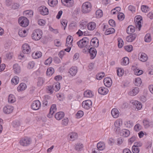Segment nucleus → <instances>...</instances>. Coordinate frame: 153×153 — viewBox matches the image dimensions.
Segmentation results:
<instances>
[{
    "mask_svg": "<svg viewBox=\"0 0 153 153\" xmlns=\"http://www.w3.org/2000/svg\"><path fill=\"white\" fill-rule=\"evenodd\" d=\"M42 56V53L40 51H37L36 53H33L32 54L33 58L37 59L40 57Z\"/></svg>",
    "mask_w": 153,
    "mask_h": 153,
    "instance_id": "nucleus-30",
    "label": "nucleus"
},
{
    "mask_svg": "<svg viewBox=\"0 0 153 153\" xmlns=\"http://www.w3.org/2000/svg\"><path fill=\"white\" fill-rule=\"evenodd\" d=\"M129 58L127 57H125L123 59V62L122 64L123 65H126L129 64Z\"/></svg>",
    "mask_w": 153,
    "mask_h": 153,
    "instance_id": "nucleus-50",
    "label": "nucleus"
},
{
    "mask_svg": "<svg viewBox=\"0 0 153 153\" xmlns=\"http://www.w3.org/2000/svg\"><path fill=\"white\" fill-rule=\"evenodd\" d=\"M136 37L137 35L136 34H133L127 36L126 40L128 42H132L135 40Z\"/></svg>",
    "mask_w": 153,
    "mask_h": 153,
    "instance_id": "nucleus-22",
    "label": "nucleus"
},
{
    "mask_svg": "<svg viewBox=\"0 0 153 153\" xmlns=\"http://www.w3.org/2000/svg\"><path fill=\"white\" fill-rule=\"evenodd\" d=\"M108 88L104 87H101L99 88L98 90V93L102 95H105L108 92Z\"/></svg>",
    "mask_w": 153,
    "mask_h": 153,
    "instance_id": "nucleus-20",
    "label": "nucleus"
},
{
    "mask_svg": "<svg viewBox=\"0 0 153 153\" xmlns=\"http://www.w3.org/2000/svg\"><path fill=\"white\" fill-rule=\"evenodd\" d=\"M84 114V113L82 111H78L76 114V118H80Z\"/></svg>",
    "mask_w": 153,
    "mask_h": 153,
    "instance_id": "nucleus-56",
    "label": "nucleus"
},
{
    "mask_svg": "<svg viewBox=\"0 0 153 153\" xmlns=\"http://www.w3.org/2000/svg\"><path fill=\"white\" fill-rule=\"evenodd\" d=\"M47 98L44 100L43 102V105L44 106H49L51 104L50 97L48 96H47Z\"/></svg>",
    "mask_w": 153,
    "mask_h": 153,
    "instance_id": "nucleus-24",
    "label": "nucleus"
},
{
    "mask_svg": "<svg viewBox=\"0 0 153 153\" xmlns=\"http://www.w3.org/2000/svg\"><path fill=\"white\" fill-rule=\"evenodd\" d=\"M135 23L136 27L138 28L139 30H140L142 26L140 20H136Z\"/></svg>",
    "mask_w": 153,
    "mask_h": 153,
    "instance_id": "nucleus-51",
    "label": "nucleus"
},
{
    "mask_svg": "<svg viewBox=\"0 0 153 153\" xmlns=\"http://www.w3.org/2000/svg\"><path fill=\"white\" fill-rule=\"evenodd\" d=\"M105 76L104 72L100 73L96 75V78L97 79L101 80Z\"/></svg>",
    "mask_w": 153,
    "mask_h": 153,
    "instance_id": "nucleus-54",
    "label": "nucleus"
},
{
    "mask_svg": "<svg viewBox=\"0 0 153 153\" xmlns=\"http://www.w3.org/2000/svg\"><path fill=\"white\" fill-rule=\"evenodd\" d=\"M77 68L76 66H73L71 68L69 73L72 76H75L77 72Z\"/></svg>",
    "mask_w": 153,
    "mask_h": 153,
    "instance_id": "nucleus-25",
    "label": "nucleus"
},
{
    "mask_svg": "<svg viewBox=\"0 0 153 153\" xmlns=\"http://www.w3.org/2000/svg\"><path fill=\"white\" fill-rule=\"evenodd\" d=\"M35 63L33 61H31L28 63V68L29 69L33 68L34 66Z\"/></svg>",
    "mask_w": 153,
    "mask_h": 153,
    "instance_id": "nucleus-62",
    "label": "nucleus"
},
{
    "mask_svg": "<svg viewBox=\"0 0 153 153\" xmlns=\"http://www.w3.org/2000/svg\"><path fill=\"white\" fill-rule=\"evenodd\" d=\"M123 124V121L122 119H118L114 123L115 128L114 131L117 134H119L120 130V126Z\"/></svg>",
    "mask_w": 153,
    "mask_h": 153,
    "instance_id": "nucleus-4",
    "label": "nucleus"
},
{
    "mask_svg": "<svg viewBox=\"0 0 153 153\" xmlns=\"http://www.w3.org/2000/svg\"><path fill=\"white\" fill-rule=\"evenodd\" d=\"M117 17L119 20H122L124 18V15L123 13H120L118 15Z\"/></svg>",
    "mask_w": 153,
    "mask_h": 153,
    "instance_id": "nucleus-59",
    "label": "nucleus"
},
{
    "mask_svg": "<svg viewBox=\"0 0 153 153\" xmlns=\"http://www.w3.org/2000/svg\"><path fill=\"white\" fill-rule=\"evenodd\" d=\"M39 11L40 13L43 15H47L49 13L48 9L44 6L39 7Z\"/></svg>",
    "mask_w": 153,
    "mask_h": 153,
    "instance_id": "nucleus-12",
    "label": "nucleus"
},
{
    "mask_svg": "<svg viewBox=\"0 0 153 153\" xmlns=\"http://www.w3.org/2000/svg\"><path fill=\"white\" fill-rule=\"evenodd\" d=\"M142 82V80L140 78H137L135 79L134 83L136 86H140L141 85Z\"/></svg>",
    "mask_w": 153,
    "mask_h": 153,
    "instance_id": "nucleus-40",
    "label": "nucleus"
},
{
    "mask_svg": "<svg viewBox=\"0 0 153 153\" xmlns=\"http://www.w3.org/2000/svg\"><path fill=\"white\" fill-rule=\"evenodd\" d=\"M56 105H52L50 108L49 113L48 115V117L50 118H51L53 114L56 111Z\"/></svg>",
    "mask_w": 153,
    "mask_h": 153,
    "instance_id": "nucleus-11",
    "label": "nucleus"
},
{
    "mask_svg": "<svg viewBox=\"0 0 153 153\" xmlns=\"http://www.w3.org/2000/svg\"><path fill=\"white\" fill-rule=\"evenodd\" d=\"M111 114L114 118H117L119 116V112L117 109L113 108L111 110Z\"/></svg>",
    "mask_w": 153,
    "mask_h": 153,
    "instance_id": "nucleus-27",
    "label": "nucleus"
},
{
    "mask_svg": "<svg viewBox=\"0 0 153 153\" xmlns=\"http://www.w3.org/2000/svg\"><path fill=\"white\" fill-rule=\"evenodd\" d=\"M143 125L145 128H148L150 125V123L146 119H144L143 121Z\"/></svg>",
    "mask_w": 153,
    "mask_h": 153,
    "instance_id": "nucleus-42",
    "label": "nucleus"
},
{
    "mask_svg": "<svg viewBox=\"0 0 153 153\" xmlns=\"http://www.w3.org/2000/svg\"><path fill=\"white\" fill-rule=\"evenodd\" d=\"M139 91V89L138 87H134L128 92V94L130 96H135L137 94Z\"/></svg>",
    "mask_w": 153,
    "mask_h": 153,
    "instance_id": "nucleus-15",
    "label": "nucleus"
},
{
    "mask_svg": "<svg viewBox=\"0 0 153 153\" xmlns=\"http://www.w3.org/2000/svg\"><path fill=\"white\" fill-rule=\"evenodd\" d=\"M53 86L54 89L56 91H58L60 89V83L58 82H57L55 85H54Z\"/></svg>",
    "mask_w": 153,
    "mask_h": 153,
    "instance_id": "nucleus-52",
    "label": "nucleus"
},
{
    "mask_svg": "<svg viewBox=\"0 0 153 153\" xmlns=\"http://www.w3.org/2000/svg\"><path fill=\"white\" fill-rule=\"evenodd\" d=\"M18 22L19 25L22 27H26L29 25V21L25 17H19L18 19Z\"/></svg>",
    "mask_w": 153,
    "mask_h": 153,
    "instance_id": "nucleus-5",
    "label": "nucleus"
},
{
    "mask_svg": "<svg viewBox=\"0 0 153 153\" xmlns=\"http://www.w3.org/2000/svg\"><path fill=\"white\" fill-rule=\"evenodd\" d=\"M22 52L23 53L27 54L30 51V46L27 44H25L22 46Z\"/></svg>",
    "mask_w": 153,
    "mask_h": 153,
    "instance_id": "nucleus-13",
    "label": "nucleus"
},
{
    "mask_svg": "<svg viewBox=\"0 0 153 153\" xmlns=\"http://www.w3.org/2000/svg\"><path fill=\"white\" fill-rule=\"evenodd\" d=\"M92 105L91 101L90 100H87L83 101L82 103V106L86 109H88L91 108Z\"/></svg>",
    "mask_w": 153,
    "mask_h": 153,
    "instance_id": "nucleus-9",
    "label": "nucleus"
},
{
    "mask_svg": "<svg viewBox=\"0 0 153 153\" xmlns=\"http://www.w3.org/2000/svg\"><path fill=\"white\" fill-rule=\"evenodd\" d=\"M26 32L25 30L20 29L18 32V34L19 36L22 37H25L26 35Z\"/></svg>",
    "mask_w": 153,
    "mask_h": 153,
    "instance_id": "nucleus-44",
    "label": "nucleus"
},
{
    "mask_svg": "<svg viewBox=\"0 0 153 153\" xmlns=\"http://www.w3.org/2000/svg\"><path fill=\"white\" fill-rule=\"evenodd\" d=\"M103 82L105 85L108 87H110L112 84V80L109 77L105 78L103 80Z\"/></svg>",
    "mask_w": 153,
    "mask_h": 153,
    "instance_id": "nucleus-17",
    "label": "nucleus"
},
{
    "mask_svg": "<svg viewBox=\"0 0 153 153\" xmlns=\"http://www.w3.org/2000/svg\"><path fill=\"white\" fill-rule=\"evenodd\" d=\"M13 68L15 73L16 74L19 73L20 71V66L18 64H16L13 65Z\"/></svg>",
    "mask_w": 153,
    "mask_h": 153,
    "instance_id": "nucleus-34",
    "label": "nucleus"
},
{
    "mask_svg": "<svg viewBox=\"0 0 153 153\" xmlns=\"http://www.w3.org/2000/svg\"><path fill=\"white\" fill-rule=\"evenodd\" d=\"M73 39L71 36H68L66 40V46L67 47H71L72 46V43Z\"/></svg>",
    "mask_w": 153,
    "mask_h": 153,
    "instance_id": "nucleus-21",
    "label": "nucleus"
},
{
    "mask_svg": "<svg viewBox=\"0 0 153 153\" xmlns=\"http://www.w3.org/2000/svg\"><path fill=\"white\" fill-rule=\"evenodd\" d=\"M124 42L123 40L120 38L118 39V46L119 48H121L123 46Z\"/></svg>",
    "mask_w": 153,
    "mask_h": 153,
    "instance_id": "nucleus-49",
    "label": "nucleus"
},
{
    "mask_svg": "<svg viewBox=\"0 0 153 153\" xmlns=\"http://www.w3.org/2000/svg\"><path fill=\"white\" fill-rule=\"evenodd\" d=\"M12 124L14 127L17 128L20 126V123L18 120H15L13 122Z\"/></svg>",
    "mask_w": 153,
    "mask_h": 153,
    "instance_id": "nucleus-46",
    "label": "nucleus"
},
{
    "mask_svg": "<svg viewBox=\"0 0 153 153\" xmlns=\"http://www.w3.org/2000/svg\"><path fill=\"white\" fill-rule=\"evenodd\" d=\"M142 11L145 13L147 12L149 10V8L147 6L143 5L141 7Z\"/></svg>",
    "mask_w": 153,
    "mask_h": 153,
    "instance_id": "nucleus-53",
    "label": "nucleus"
},
{
    "mask_svg": "<svg viewBox=\"0 0 153 153\" xmlns=\"http://www.w3.org/2000/svg\"><path fill=\"white\" fill-rule=\"evenodd\" d=\"M138 59L142 62H145L147 60L148 57L147 55L144 53L140 52L138 54Z\"/></svg>",
    "mask_w": 153,
    "mask_h": 153,
    "instance_id": "nucleus-10",
    "label": "nucleus"
},
{
    "mask_svg": "<svg viewBox=\"0 0 153 153\" xmlns=\"http://www.w3.org/2000/svg\"><path fill=\"white\" fill-rule=\"evenodd\" d=\"M91 5L88 1H86L83 4L82 6V11L84 13L89 12L91 10Z\"/></svg>",
    "mask_w": 153,
    "mask_h": 153,
    "instance_id": "nucleus-3",
    "label": "nucleus"
},
{
    "mask_svg": "<svg viewBox=\"0 0 153 153\" xmlns=\"http://www.w3.org/2000/svg\"><path fill=\"white\" fill-rule=\"evenodd\" d=\"M124 73V70L123 69L121 68L118 69L117 70V74L118 76H122Z\"/></svg>",
    "mask_w": 153,
    "mask_h": 153,
    "instance_id": "nucleus-55",
    "label": "nucleus"
},
{
    "mask_svg": "<svg viewBox=\"0 0 153 153\" xmlns=\"http://www.w3.org/2000/svg\"><path fill=\"white\" fill-rule=\"evenodd\" d=\"M41 104L39 101L38 100L34 101L31 105V108L33 110H38L41 107Z\"/></svg>",
    "mask_w": 153,
    "mask_h": 153,
    "instance_id": "nucleus-8",
    "label": "nucleus"
},
{
    "mask_svg": "<svg viewBox=\"0 0 153 153\" xmlns=\"http://www.w3.org/2000/svg\"><path fill=\"white\" fill-rule=\"evenodd\" d=\"M52 61V58L51 57H49L45 61V65H48L51 63Z\"/></svg>",
    "mask_w": 153,
    "mask_h": 153,
    "instance_id": "nucleus-63",
    "label": "nucleus"
},
{
    "mask_svg": "<svg viewBox=\"0 0 153 153\" xmlns=\"http://www.w3.org/2000/svg\"><path fill=\"white\" fill-rule=\"evenodd\" d=\"M89 52L90 54L91 58L92 59L96 56L97 54L96 50L94 48H91L89 49Z\"/></svg>",
    "mask_w": 153,
    "mask_h": 153,
    "instance_id": "nucleus-18",
    "label": "nucleus"
},
{
    "mask_svg": "<svg viewBox=\"0 0 153 153\" xmlns=\"http://www.w3.org/2000/svg\"><path fill=\"white\" fill-rule=\"evenodd\" d=\"M53 87V85H49L48 86L47 88V89L48 91V93H50L51 94L53 93V90H54Z\"/></svg>",
    "mask_w": 153,
    "mask_h": 153,
    "instance_id": "nucleus-58",
    "label": "nucleus"
},
{
    "mask_svg": "<svg viewBox=\"0 0 153 153\" xmlns=\"http://www.w3.org/2000/svg\"><path fill=\"white\" fill-rule=\"evenodd\" d=\"M115 32V30L113 28H110L107 29L105 32V35H108L114 33Z\"/></svg>",
    "mask_w": 153,
    "mask_h": 153,
    "instance_id": "nucleus-38",
    "label": "nucleus"
},
{
    "mask_svg": "<svg viewBox=\"0 0 153 153\" xmlns=\"http://www.w3.org/2000/svg\"><path fill=\"white\" fill-rule=\"evenodd\" d=\"M68 121L69 120L68 118H65L62 120V124L64 126H67L68 124Z\"/></svg>",
    "mask_w": 153,
    "mask_h": 153,
    "instance_id": "nucleus-64",
    "label": "nucleus"
},
{
    "mask_svg": "<svg viewBox=\"0 0 153 153\" xmlns=\"http://www.w3.org/2000/svg\"><path fill=\"white\" fill-rule=\"evenodd\" d=\"M42 32L40 29H36L34 30L32 34V37L35 40H39L42 37Z\"/></svg>",
    "mask_w": 153,
    "mask_h": 153,
    "instance_id": "nucleus-1",
    "label": "nucleus"
},
{
    "mask_svg": "<svg viewBox=\"0 0 153 153\" xmlns=\"http://www.w3.org/2000/svg\"><path fill=\"white\" fill-rule=\"evenodd\" d=\"M96 17L98 18H101L103 15L102 11L101 10H97L96 12Z\"/></svg>",
    "mask_w": 153,
    "mask_h": 153,
    "instance_id": "nucleus-47",
    "label": "nucleus"
},
{
    "mask_svg": "<svg viewBox=\"0 0 153 153\" xmlns=\"http://www.w3.org/2000/svg\"><path fill=\"white\" fill-rule=\"evenodd\" d=\"M37 79L38 81L37 82V85L38 86H42L44 83L45 81V79L42 77H38Z\"/></svg>",
    "mask_w": 153,
    "mask_h": 153,
    "instance_id": "nucleus-37",
    "label": "nucleus"
},
{
    "mask_svg": "<svg viewBox=\"0 0 153 153\" xmlns=\"http://www.w3.org/2000/svg\"><path fill=\"white\" fill-rule=\"evenodd\" d=\"M84 96L85 97H90L92 96L93 95L91 91L90 90H87L84 92Z\"/></svg>",
    "mask_w": 153,
    "mask_h": 153,
    "instance_id": "nucleus-43",
    "label": "nucleus"
},
{
    "mask_svg": "<svg viewBox=\"0 0 153 153\" xmlns=\"http://www.w3.org/2000/svg\"><path fill=\"white\" fill-rule=\"evenodd\" d=\"M48 3L50 6L53 7L57 4L58 1L57 0H48Z\"/></svg>",
    "mask_w": 153,
    "mask_h": 153,
    "instance_id": "nucleus-39",
    "label": "nucleus"
},
{
    "mask_svg": "<svg viewBox=\"0 0 153 153\" xmlns=\"http://www.w3.org/2000/svg\"><path fill=\"white\" fill-rule=\"evenodd\" d=\"M13 109L14 108L12 106L7 105L4 108L3 111L4 113L8 114L12 112Z\"/></svg>",
    "mask_w": 153,
    "mask_h": 153,
    "instance_id": "nucleus-14",
    "label": "nucleus"
},
{
    "mask_svg": "<svg viewBox=\"0 0 153 153\" xmlns=\"http://www.w3.org/2000/svg\"><path fill=\"white\" fill-rule=\"evenodd\" d=\"M23 14L26 17H30L33 16V12L31 10H26L24 12Z\"/></svg>",
    "mask_w": 153,
    "mask_h": 153,
    "instance_id": "nucleus-29",
    "label": "nucleus"
},
{
    "mask_svg": "<svg viewBox=\"0 0 153 153\" xmlns=\"http://www.w3.org/2000/svg\"><path fill=\"white\" fill-rule=\"evenodd\" d=\"M27 88V85L25 84L22 83L17 87V90L18 91H20L24 90Z\"/></svg>",
    "mask_w": 153,
    "mask_h": 153,
    "instance_id": "nucleus-31",
    "label": "nucleus"
},
{
    "mask_svg": "<svg viewBox=\"0 0 153 153\" xmlns=\"http://www.w3.org/2000/svg\"><path fill=\"white\" fill-rule=\"evenodd\" d=\"M31 140L30 138L27 137L22 138L20 140V144L23 146H27L30 144Z\"/></svg>",
    "mask_w": 153,
    "mask_h": 153,
    "instance_id": "nucleus-6",
    "label": "nucleus"
},
{
    "mask_svg": "<svg viewBox=\"0 0 153 153\" xmlns=\"http://www.w3.org/2000/svg\"><path fill=\"white\" fill-rule=\"evenodd\" d=\"M91 45L94 47H97L99 46V40L96 37L92 39L90 42Z\"/></svg>",
    "mask_w": 153,
    "mask_h": 153,
    "instance_id": "nucleus-16",
    "label": "nucleus"
},
{
    "mask_svg": "<svg viewBox=\"0 0 153 153\" xmlns=\"http://www.w3.org/2000/svg\"><path fill=\"white\" fill-rule=\"evenodd\" d=\"M96 25L94 22H91L89 23L87 26L88 29L90 30H94L96 28Z\"/></svg>",
    "mask_w": 153,
    "mask_h": 153,
    "instance_id": "nucleus-28",
    "label": "nucleus"
},
{
    "mask_svg": "<svg viewBox=\"0 0 153 153\" xmlns=\"http://www.w3.org/2000/svg\"><path fill=\"white\" fill-rule=\"evenodd\" d=\"M132 103L137 110H140L141 108L142 107V104L140 102L135 100Z\"/></svg>",
    "mask_w": 153,
    "mask_h": 153,
    "instance_id": "nucleus-32",
    "label": "nucleus"
},
{
    "mask_svg": "<svg viewBox=\"0 0 153 153\" xmlns=\"http://www.w3.org/2000/svg\"><path fill=\"white\" fill-rule=\"evenodd\" d=\"M83 144L81 143H77L75 145V149L77 151H80L83 149Z\"/></svg>",
    "mask_w": 153,
    "mask_h": 153,
    "instance_id": "nucleus-35",
    "label": "nucleus"
},
{
    "mask_svg": "<svg viewBox=\"0 0 153 153\" xmlns=\"http://www.w3.org/2000/svg\"><path fill=\"white\" fill-rule=\"evenodd\" d=\"M130 134V131L126 129H123L120 132V136L124 137H127Z\"/></svg>",
    "mask_w": 153,
    "mask_h": 153,
    "instance_id": "nucleus-19",
    "label": "nucleus"
},
{
    "mask_svg": "<svg viewBox=\"0 0 153 153\" xmlns=\"http://www.w3.org/2000/svg\"><path fill=\"white\" fill-rule=\"evenodd\" d=\"M68 135L70 136L71 140V141L75 140L78 137L77 133L73 132L70 133Z\"/></svg>",
    "mask_w": 153,
    "mask_h": 153,
    "instance_id": "nucleus-33",
    "label": "nucleus"
},
{
    "mask_svg": "<svg viewBox=\"0 0 153 153\" xmlns=\"http://www.w3.org/2000/svg\"><path fill=\"white\" fill-rule=\"evenodd\" d=\"M11 82L15 85L17 84L19 82V78L18 77L16 76H14L12 79Z\"/></svg>",
    "mask_w": 153,
    "mask_h": 153,
    "instance_id": "nucleus-48",
    "label": "nucleus"
},
{
    "mask_svg": "<svg viewBox=\"0 0 153 153\" xmlns=\"http://www.w3.org/2000/svg\"><path fill=\"white\" fill-rule=\"evenodd\" d=\"M97 148L100 150H102L105 148V144L104 142H100L97 145Z\"/></svg>",
    "mask_w": 153,
    "mask_h": 153,
    "instance_id": "nucleus-36",
    "label": "nucleus"
},
{
    "mask_svg": "<svg viewBox=\"0 0 153 153\" xmlns=\"http://www.w3.org/2000/svg\"><path fill=\"white\" fill-rule=\"evenodd\" d=\"M135 31L134 27L132 25L129 26L126 29V32L128 34H132Z\"/></svg>",
    "mask_w": 153,
    "mask_h": 153,
    "instance_id": "nucleus-23",
    "label": "nucleus"
},
{
    "mask_svg": "<svg viewBox=\"0 0 153 153\" xmlns=\"http://www.w3.org/2000/svg\"><path fill=\"white\" fill-rule=\"evenodd\" d=\"M8 102L10 103H13L16 101V99L14 95L10 94L9 95L8 98Z\"/></svg>",
    "mask_w": 153,
    "mask_h": 153,
    "instance_id": "nucleus-41",
    "label": "nucleus"
},
{
    "mask_svg": "<svg viewBox=\"0 0 153 153\" xmlns=\"http://www.w3.org/2000/svg\"><path fill=\"white\" fill-rule=\"evenodd\" d=\"M145 40L146 42H149L151 40V37L150 35L147 34L145 37Z\"/></svg>",
    "mask_w": 153,
    "mask_h": 153,
    "instance_id": "nucleus-61",
    "label": "nucleus"
},
{
    "mask_svg": "<svg viewBox=\"0 0 153 153\" xmlns=\"http://www.w3.org/2000/svg\"><path fill=\"white\" fill-rule=\"evenodd\" d=\"M61 1L63 5L68 7H71L74 5L73 0H61Z\"/></svg>",
    "mask_w": 153,
    "mask_h": 153,
    "instance_id": "nucleus-7",
    "label": "nucleus"
},
{
    "mask_svg": "<svg viewBox=\"0 0 153 153\" xmlns=\"http://www.w3.org/2000/svg\"><path fill=\"white\" fill-rule=\"evenodd\" d=\"M124 48L126 50L129 52L133 50V47L131 45L126 46Z\"/></svg>",
    "mask_w": 153,
    "mask_h": 153,
    "instance_id": "nucleus-57",
    "label": "nucleus"
},
{
    "mask_svg": "<svg viewBox=\"0 0 153 153\" xmlns=\"http://www.w3.org/2000/svg\"><path fill=\"white\" fill-rule=\"evenodd\" d=\"M132 151L133 153H139L140 149L138 147L135 146H133L132 147Z\"/></svg>",
    "mask_w": 153,
    "mask_h": 153,
    "instance_id": "nucleus-60",
    "label": "nucleus"
},
{
    "mask_svg": "<svg viewBox=\"0 0 153 153\" xmlns=\"http://www.w3.org/2000/svg\"><path fill=\"white\" fill-rule=\"evenodd\" d=\"M54 72V69L52 68H50L47 69L46 74L49 76L52 75Z\"/></svg>",
    "mask_w": 153,
    "mask_h": 153,
    "instance_id": "nucleus-45",
    "label": "nucleus"
},
{
    "mask_svg": "<svg viewBox=\"0 0 153 153\" xmlns=\"http://www.w3.org/2000/svg\"><path fill=\"white\" fill-rule=\"evenodd\" d=\"M64 116V113L63 112H59L56 114L55 117L57 120H61Z\"/></svg>",
    "mask_w": 153,
    "mask_h": 153,
    "instance_id": "nucleus-26",
    "label": "nucleus"
},
{
    "mask_svg": "<svg viewBox=\"0 0 153 153\" xmlns=\"http://www.w3.org/2000/svg\"><path fill=\"white\" fill-rule=\"evenodd\" d=\"M89 42L88 39L87 37H85L77 42V44L79 48H83L85 47L88 45Z\"/></svg>",
    "mask_w": 153,
    "mask_h": 153,
    "instance_id": "nucleus-2",
    "label": "nucleus"
}]
</instances>
